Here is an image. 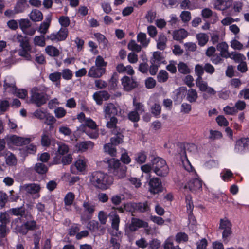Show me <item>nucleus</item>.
<instances>
[{
    "mask_svg": "<svg viewBox=\"0 0 249 249\" xmlns=\"http://www.w3.org/2000/svg\"><path fill=\"white\" fill-rule=\"evenodd\" d=\"M53 139L47 130H43L41 135V144L43 147H49L51 143L53 142Z\"/></svg>",
    "mask_w": 249,
    "mask_h": 249,
    "instance_id": "dca6fc26",
    "label": "nucleus"
},
{
    "mask_svg": "<svg viewBox=\"0 0 249 249\" xmlns=\"http://www.w3.org/2000/svg\"><path fill=\"white\" fill-rule=\"evenodd\" d=\"M126 169L127 167L125 165H122L116 170L112 171V173L118 178H123L125 176Z\"/></svg>",
    "mask_w": 249,
    "mask_h": 249,
    "instance_id": "7c9ffc66",
    "label": "nucleus"
},
{
    "mask_svg": "<svg viewBox=\"0 0 249 249\" xmlns=\"http://www.w3.org/2000/svg\"><path fill=\"white\" fill-rule=\"evenodd\" d=\"M131 207L134 211L141 213L148 212L150 210V204L147 201L132 203L131 204Z\"/></svg>",
    "mask_w": 249,
    "mask_h": 249,
    "instance_id": "9b49d317",
    "label": "nucleus"
},
{
    "mask_svg": "<svg viewBox=\"0 0 249 249\" xmlns=\"http://www.w3.org/2000/svg\"><path fill=\"white\" fill-rule=\"evenodd\" d=\"M149 191L153 194H159L162 192L163 187L161 180L158 178H153L149 181Z\"/></svg>",
    "mask_w": 249,
    "mask_h": 249,
    "instance_id": "0eeeda50",
    "label": "nucleus"
},
{
    "mask_svg": "<svg viewBox=\"0 0 249 249\" xmlns=\"http://www.w3.org/2000/svg\"><path fill=\"white\" fill-rule=\"evenodd\" d=\"M104 111L106 118L116 117V116H119L121 113V109L119 107L111 103H107L105 106Z\"/></svg>",
    "mask_w": 249,
    "mask_h": 249,
    "instance_id": "6e6552de",
    "label": "nucleus"
},
{
    "mask_svg": "<svg viewBox=\"0 0 249 249\" xmlns=\"http://www.w3.org/2000/svg\"><path fill=\"white\" fill-rule=\"evenodd\" d=\"M229 57L234 60L236 63H241L246 60L245 56L240 53H236L232 52L230 53Z\"/></svg>",
    "mask_w": 249,
    "mask_h": 249,
    "instance_id": "72a5a7b5",
    "label": "nucleus"
},
{
    "mask_svg": "<svg viewBox=\"0 0 249 249\" xmlns=\"http://www.w3.org/2000/svg\"><path fill=\"white\" fill-rule=\"evenodd\" d=\"M109 216L111 217V227L114 230H119V226L120 221L119 216L115 213H111Z\"/></svg>",
    "mask_w": 249,
    "mask_h": 249,
    "instance_id": "cd10ccee",
    "label": "nucleus"
},
{
    "mask_svg": "<svg viewBox=\"0 0 249 249\" xmlns=\"http://www.w3.org/2000/svg\"><path fill=\"white\" fill-rule=\"evenodd\" d=\"M147 152L144 150H141L135 154V160L139 164L144 163L147 159Z\"/></svg>",
    "mask_w": 249,
    "mask_h": 249,
    "instance_id": "bb28decb",
    "label": "nucleus"
},
{
    "mask_svg": "<svg viewBox=\"0 0 249 249\" xmlns=\"http://www.w3.org/2000/svg\"><path fill=\"white\" fill-rule=\"evenodd\" d=\"M48 99L46 94L44 92H38L32 90V95L31 97V101L32 103L36 104V106L39 107L45 104Z\"/></svg>",
    "mask_w": 249,
    "mask_h": 249,
    "instance_id": "39448f33",
    "label": "nucleus"
},
{
    "mask_svg": "<svg viewBox=\"0 0 249 249\" xmlns=\"http://www.w3.org/2000/svg\"><path fill=\"white\" fill-rule=\"evenodd\" d=\"M187 92V88L185 87H180L177 89L175 92L177 99H182L186 95Z\"/></svg>",
    "mask_w": 249,
    "mask_h": 249,
    "instance_id": "79ce46f5",
    "label": "nucleus"
},
{
    "mask_svg": "<svg viewBox=\"0 0 249 249\" xmlns=\"http://www.w3.org/2000/svg\"><path fill=\"white\" fill-rule=\"evenodd\" d=\"M122 85L125 91H130L138 86V83L135 79L128 76H123L121 79Z\"/></svg>",
    "mask_w": 249,
    "mask_h": 249,
    "instance_id": "423d86ee",
    "label": "nucleus"
},
{
    "mask_svg": "<svg viewBox=\"0 0 249 249\" xmlns=\"http://www.w3.org/2000/svg\"><path fill=\"white\" fill-rule=\"evenodd\" d=\"M56 143L58 145L57 151L56 153V154L64 155L68 152L69 148L66 144L62 143L58 141L56 142Z\"/></svg>",
    "mask_w": 249,
    "mask_h": 249,
    "instance_id": "2f4dec72",
    "label": "nucleus"
},
{
    "mask_svg": "<svg viewBox=\"0 0 249 249\" xmlns=\"http://www.w3.org/2000/svg\"><path fill=\"white\" fill-rule=\"evenodd\" d=\"M29 7L27 0L19 1L17 2L14 10L16 13H22Z\"/></svg>",
    "mask_w": 249,
    "mask_h": 249,
    "instance_id": "393cba45",
    "label": "nucleus"
},
{
    "mask_svg": "<svg viewBox=\"0 0 249 249\" xmlns=\"http://www.w3.org/2000/svg\"><path fill=\"white\" fill-rule=\"evenodd\" d=\"M231 224L227 219H221L220 220V224L219 229L226 230L231 228Z\"/></svg>",
    "mask_w": 249,
    "mask_h": 249,
    "instance_id": "5fc2aeb1",
    "label": "nucleus"
},
{
    "mask_svg": "<svg viewBox=\"0 0 249 249\" xmlns=\"http://www.w3.org/2000/svg\"><path fill=\"white\" fill-rule=\"evenodd\" d=\"M195 73L197 76V78L196 80V84L198 87L200 91H202V66L197 64L195 67Z\"/></svg>",
    "mask_w": 249,
    "mask_h": 249,
    "instance_id": "6ab92c4d",
    "label": "nucleus"
},
{
    "mask_svg": "<svg viewBox=\"0 0 249 249\" xmlns=\"http://www.w3.org/2000/svg\"><path fill=\"white\" fill-rule=\"evenodd\" d=\"M112 133L115 135L110 139L111 143L112 144L116 146L123 142L124 136L122 132H119L118 130L113 129Z\"/></svg>",
    "mask_w": 249,
    "mask_h": 249,
    "instance_id": "a211bd4d",
    "label": "nucleus"
},
{
    "mask_svg": "<svg viewBox=\"0 0 249 249\" xmlns=\"http://www.w3.org/2000/svg\"><path fill=\"white\" fill-rule=\"evenodd\" d=\"M178 71L183 74H187L190 73V70L186 64L184 62H179L178 65Z\"/></svg>",
    "mask_w": 249,
    "mask_h": 249,
    "instance_id": "a18cd8bd",
    "label": "nucleus"
},
{
    "mask_svg": "<svg viewBox=\"0 0 249 249\" xmlns=\"http://www.w3.org/2000/svg\"><path fill=\"white\" fill-rule=\"evenodd\" d=\"M16 39L19 43L20 48L18 50V55L27 61H32V57L30 54L32 48L30 44L28 37L18 34Z\"/></svg>",
    "mask_w": 249,
    "mask_h": 249,
    "instance_id": "f03ea898",
    "label": "nucleus"
},
{
    "mask_svg": "<svg viewBox=\"0 0 249 249\" xmlns=\"http://www.w3.org/2000/svg\"><path fill=\"white\" fill-rule=\"evenodd\" d=\"M189 185L190 190L196 191L202 187V183L199 179L194 178L190 182Z\"/></svg>",
    "mask_w": 249,
    "mask_h": 249,
    "instance_id": "473e14b6",
    "label": "nucleus"
},
{
    "mask_svg": "<svg viewBox=\"0 0 249 249\" xmlns=\"http://www.w3.org/2000/svg\"><path fill=\"white\" fill-rule=\"evenodd\" d=\"M228 45L225 42L219 43L217 45V50L220 51V55L221 57L227 58L230 56V53L228 52Z\"/></svg>",
    "mask_w": 249,
    "mask_h": 249,
    "instance_id": "aec40b11",
    "label": "nucleus"
},
{
    "mask_svg": "<svg viewBox=\"0 0 249 249\" xmlns=\"http://www.w3.org/2000/svg\"><path fill=\"white\" fill-rule=\"evenodd\" d=\"M82 206L84 210L81 213V220L87 222L92 218L95 211V206L89 201H85L83 203Z\"/></svg>",
    "mask_w": 249,
    "mask_h": 249,
    "instance_id": "20e7f679",
    "label": "nucleus"
},
{
    "mask_svg": "<svg viewBox=\"0 0 249 249\" xmlns=\"http://www.w3.org/2000/svg\"><path fill=\"white\" fill-rule=\"evenodd\" d=\"M137 41L143 47H146L149 43V40L147 39L145 33L140 32L137 35Z\"/></svg>",
    "mask_w": 249,
    "mask_h": 249,
    "instance_id": "58836bf2",
    "label": "nucleus"
},
{
    "mask_svg": "<svg viewBox=\"0 0 249 249\" xmlns=\"http://www.w3.org/2000/svg\"><path fill=\"white\" fill-rule=\"evenodd\" d=\"M148 249H158L160 246V242L157 239H152L148 243Z\"/></svg>",
    "mask_w": 249,
    "mask_h": 249,
    "instance_id": "774afa93",
    "label": "nucleus"
},
{
    "mask_svg": "<svg viewBox=\"0 0 249 249\" xmlns=\"http://www.w3.org/2000/svg\"><path fill=\"white\" fill-rule=\"evenodd\" d=\"M169 78L168 72L163 70H160L158 75L157 80L160 83H164L166 82Z\"/></svg>",
    "mask_w": 249,
    "mask_h": 249,
    "instance_id": "a19ab883",
    "label": "nucleus"
},
{
    "mask_svg": "<svg viewBox=\"0 0 249 249\" xmlns=\"http://www.w3.org/2000/svg\"><path fill=\"white\" fill-rule=\"evenodd\" d=\"M80 130L86 133L91 139H97L99 136L98 129H86V126H80Z\"/></svg>",
    "mask_w": 249,
    "mask_h": 249,
    "instance_id": "a878e982",
    "label": "nucleus"
},
{
    "mask_svg": "<svg viewBox=\"0 0 249 249\" xmlns=\"http://www.w3.org/2000/svg\"><path fill=\"white\" fill-rule=\"evenodd\" d=\"M12 93L20 99H25L28 95V92L26 89H18V88L17 90L15 92H13Z\"/></svg>",
    "mask_w": 249,
    "mask_h": 249,
    "instance_id": "e2e57ef3",
    "label": "nucleus"
},
{
    "mask_svg": "<svg viewBox=\"0 0 249 249\" xmlns=\"http://www.w3.org/2000/svg\"><path fill=\"white\" fill-rule=\"evenodd\" d=\"M9 213L14 216H20L25 219H31L32 218V214L28 212H26L25 208L23 206L11 208L9 210Z\"/></svg>",
    "mask_w": 249,
    "mask_h": 249,
    "instance_id": "1a4fd4ad",
    "label": "nucleus"
},
{
    "mask_svg": "<svg viewBox=\"0 0 249 249\" xmlns=\"http://www.w3.org/2000/svg\"><path fill=\"white\" fill-rule=\"evenodd\" d=\"M19 25L20 28L23 32H26V30L31 26L30 20L27 19H21L19 21Z\"/></svg>",
    "mask_w": 249,
    "mask_h": 249,
    "instance_id": "de8ad7c7",
    "label": "nucleus"
},
{
    "mask_svg": "<svg viewBox=\"0 0 249 249\" xmlns=\"http://www.w3.org/2000/svg\"><path fill=\"white\" fill-rule=\"evenodd\" d=\"M153 172L158 176L165 177L169 173V168L166 161L162 158L156 157L151 160Z\"/></svg>",
    "mask_w": 249,
    "mask_h": 249,
    "instance_id": "7ed1b4c3",
    "label": "nucleus"
},
{
    "mask_svg": "<svg viewBox=\"0 0 249 249\" xmlns=\"http://www.w3.org/2000/svg\"><path fill=\"white\" fill-rule=\"evenodd\" d=\"M40 186L36 184H28L26 186L27 191L31 194H35L40 190Z\"/></svg>",
    "mask_w": 249,
    "mask_h": 249,
    "instance_id": "680f3d73",
    "label": "nucleus"
},
{
    "mask_svg": "<svg viewBox=\"0 0 249 249\" xmlns=\"http://www.w3.org/2000/svg\"><path fill=\"white\" fill-rule=\"evenodd\" d=\"M59 23L63 28H66L70 25V20L68 17L62 16L59 18Z\"/></svg>",
    "mask_w": 249,
    "mask_h": 249,
    "instance_id": "13d9d810",
    "label": "nucleus"
},
{
    "mask_svg": "<svg viewBox=\"0 0 249 249\" xmlns=\"http://www.w3.org/2000/svg\"><path fill=\"white\" fill-rule=\"evenodd\" d=\"M3 87L5 90L9 89L8 91L12 93L15 92L17 90L16 82L11 77H7L4 80Z\"/></svg>",
    "mask_w": 249,
    "mask_h": 249,
    "instance_id": "2eb2a0df",
    "label": "nucleus"
},
{
    "mask_svg": "<svg viewBox=\"0 0 249 249\" xmlns=\"http://www.w3.org/2000/svg\"><path fill=\"white\" fill-rule=\"evenodd\" d=\"M114 146L111 143L105 144L104 146L105 152L112 157L116 156L117 152Z\"/></svg>",
    "mask_w": 249,
    "mask_h": 249,
    "instance_id": "c9c22d12",
    "label": "nucleus"
},
{
    "mask_svg": "<svg viewBox=\"0 0 249 249\" xmlns=\"http://www.w3.org/2000/svg\"><path fill=\"white\" fill-rule=\"evenodd\" d=\"M34 170L39 175H45L48 171V167L43 163L37 162L35 165Z\"/></svg>",
    "mask_w": 249,
    "mask_h": 249,
    "instance_id": "4be33fe9",
    "label": "nucleus"
},
{
    "mask_svg": "<svg viewBox=\"0 0 249 249\" xmlns=\"http://www.w3.org/2000/svg\"><path fill=\"white\" fill-rule=\"evenodd\" d=\"M80 126H86V129H95L98 127L96 123L90 118H87L85 120V124Z\"/></svg>",
    "mask_w": 249,
    "mask_h": 249,
    "instance_id": "37998d69",
    "label": "nucleus"
},
{
    "mask_svg": "<svg viewBox=\"0 0 249 249\" xmlns=\"http://www.w3.org/2000/svg\"><path fill=\"white\" fill-rule=\"evenodd\" d=\"M197 97V94L195 89H191L188 90L187 95V99L190 102H195Z\"/></svg>",
    "mask_w": 249,
    "mask_h": 249,
    "instance_id": "8fccbe9b",
    "label": "nucleus"
},
{
    "mask_svg": "<svg viewBox=\"0 0 249 249\" xmlns=\"http://www.w3.org/2000/svg\"><path fill=\"white\" fill-rule=\"evenodd\" d=\"M179 154L180 155V157L185 169L189 172L193 171L194 169L189 161L186 155V147H181Z\"/></svg>",
    "mask_w": 249,
    "mask_h": 249,
    "instance_id": "f8f14e48",
    "label": "nucleus"
},
{
    "mask_svg": "<svg viewBox=\"0 0 249 249\" xmlns=\"http://www.w3.org/2000/svg\"><path fill=\"white\" fill-rule=\"evenodd\" d=\"M122 165L120 161L118 160H110L108 162V170L112 173V171L116 170Z\"/></svg>",
    "mask_w": 249,
    "mask_h": 249,
    "instance_id": "c03bdc74",
    "label": "nucleus"
},
{
    "mask_svg": "<svg viewBox=\"0 0 249 249\" xmlns=\"http://www.w3.org/2000/svg\"><path fill=\"white\" fill-rule=\"evenodd\" d=\"M26 222H24V225L26 227V229L29 231H33L39 228L36 224V222L32 218L31 219H25Z\"/></svg>",
    "mask_w": 249,
    "mask_h": 249,
    "instance_id": "c85d7f7f",
    "label": "nucleus"
},
{
    "mask_svg": "<svg viewBox=\"0 0 249 249\" xmlns=\"http://www.w3.org/2000/svg\"><path fill=\"white\" fill-rule=\"evenodd\" d=\"M110 119L109 121H107L106 126L108 128H113V129L118 130L116 124L118 123V119L116 117H108Z\"/></svg>",
    "mask_w": 249,
    "mask_h": 249,
    "instance_id": "3c124183",
    "label": "nucleus"
},
{
    "mask_svg": "<svg viewBox=\"0 0 249 249\" xmlns=\"http://www.w3.org/2000/svg\"><path fill=\"white\" fill-rule=\"evenodd\" d=\"M164 249H181L178 245L174 246L171 239L168 238L164 243Z\"/></svg>",
    "mask_w": 249,
    "mask_h": 249,
    "instance_id": "052dcab7",
    "label": "nucleus"
},
{
    "mask_svg": "<svg viewBox=\"0 0 249 249\" xmlns=\"http://www.w3.org/2000/svg\"><path fill=\"white\" fill-rule=\"evenodd\" d=\"M128 118L131 121L135 123L139 121L140 115L137 111L134 110L128 113Z\"/></svg>",
    "mask_w": 249,
    "mask_h": 249,
    "instance_id": "338daca9",
    "label": "nucleus"
},
{
    "mask_svg": "<svg viewBox=\"0 0 249 249\" xmlns=\"http://www.w3.org/2000/svg\"><path fill=\"white\" fill-rule=\"evenodd\" d=\"M75 166L78 171H83L86 169V163L84 160L80 159L75 162Z\"/></svg>",
    "mask_w": 249,
    "mask_h": 249,
    "instance_id": "bf43d9fd",
    "label": "nucleus"
},
{
    "mask_svg": "<svg viewBox=\"0 0 249 249\" xmlns=\"http://www.w3.org/2000/svg\"><path fill=\"white\" fill-rule=\"evenodd\" d=\"M9 140L12 143L16 146L29 144L31 141L30 138L19 137L14 135L11 136Z\"/></svg>",
    "mask_w": 249,
    "mask_h": 249,
    "instance_id": "ddd939ff",
    "label": "nucleus"
},
{
    "mask_svg": "<svg viewBox=\"0 0 249 249\" xmlns=\"http://www.w3.org/2000/svg\"><path fill=\"white\" fill-rule=\"evenodd\" d=\"M94 143L90 141L79 142L75 144V148L79 152H85L89 148H92Z\"/></svg>",
    "mask_w": 249,
    "mask_h": 249,
    "instance_id": "f3484780",
    "label": "nucleus"
},
{
    "mask_svg": "<svg viewBox=\"0 0 249 249\" xmlns=\"http://www.w3.org/2000/svg\"><path fill=\"white\" fill-rule=\"evenodd\" d=\"M58 37V41H62L66 40L68 36V30L67 28L61 27L59 31L56 33Z\"/></svg>",
    "mask_w": 249,
    "mask_h": 249,
    "instance_id": "f704fd0d",
    "label": "nucleus"
},
{
    "mask_svg": "<svg viewBox=\"0 0 249 249\" xmlns=\"http://www.w3.org/2000/svg\"><path fill=\"white\" fill-rule=\"evenodd\" d=\"M187 31L184 29L176 30L173 32V38L177 41H181L187 36Z\"/></svg>",
    "mask_w": 249,
    "mask_h": 249,
    "instance_id": "b1692460",
    "label": "nucleus"
},
{
    "mask_svg": "<svg viewBox=\"0 0 249 249\" xmlns=\"http://www.w3.org/2000/svg\"><path fill=\"white\" fill-rule=\"evenodd\" d=\"M51 20V16L48 17L45 20L41 23L38 30V32L43 35L46 34L50 27Z\"/></svg>",
    "mask_w": 249,
    "mask_h": 249,
    "instance_id": "5701e85b",
    "label": "nucleus"
},
{
    "mask_svg": "<svg viewBox=\"0 0 249 249\" xmlns=\"http://www.w3.org/2000/svg\"><path fill=\"white\" fill-rule=\"evenodd\" d=\"M95 63L97 67L104 69H106L107 65V62L105 61L103 57L100 55L97 56Z\"/></svg>",
    "mask_w": 249,
    "mask_h": 249,
    "instance_id": "603ef678",
    "label": "nucleus"
},
{
    "mask_svg": "<svg viewBox=\"0 0 249 249\" xmlns=\"http://www.w3.org/2000/svg\"><path fill=\"white\" fill-rule=\"evenodd\" d=\"M79 231V225L77 224H73L69 229V235L71 237L76 236Z\"/></svg>",
    "mask_w": 249,
    "mask_h": 249,
    "instance_id": "69168bd1",
    "label": "nucleus"
},
{
    "mask_svg": "<svg viewBox=\"0 0 249 249\" xmlns=\"http://www.w3.org/2000/svg\"><path fill=\"white\" fill-rule=\"evenodd\" d=\"M148 223L142 219L137 218H132L131 223L129 224L128 229L131 232L136 231L141 228H147Z\"/></svg>",
    "mask_w": 249,
    "mask_h": 249,
    "instance_id": "9d476101",
    "label": "nucleus"
},
{
    "mask_svg": "<svg viewBox=\"0 0 249 249\" xmlns=\"http://www.w3.org/2000/svg\"><path fill=\"white\" fill-rule=\"evenodd\" d=\"M151 113L155 117L160 116L161 113V107L160 104L155 103L151 107Z\"/></svg>",
    "mask_w": 249,
    "mask_h": 249,
    "instance_id": "4d7b16f0",
    "label": "nucleus"
},
{
    "mask_svg": "<svg viewBox=\"0 0 249 249\" xmlns=\"http://www.w3.org/2000/svg\"><path fill=\"white\" fill-rule=\"evenodd\" d=\"M106 72V69L98 67L96 66H92L88 71L89 77L98 78H100Z\"/></svg>",
    "mask_w": 249,
    "mask_h": 249,
    "instance_id": "4468645a",
    "label": "nucleus"
},
{
    "mask_svg": "<svg viewBox=\"0 0 249 249\" xmlns=\"http://www.w3.org/2000/svg\"><path fill=\"white\" fill-rule=\"evenodd\" d=\"M55 116L57 118L60 119L64 117L67 114L66 110L63 107H59L54 110Z\"/></svg>",
    "mask_w": 249,
    "mask_h": 249,
    "instance_id": "864d4df0",
    "label": "nucleus"
},
{
    "mask_svg": "<svg viewBox=\"0 0 249 249\" xmlns=\"http://www.w3.org/2000/svg\"><path fill=\"white\" fill-rule=\"evenodd\" d=\"M6 164L9 166L16 165L17 162V160L15 155L11 152H9V154L8 155L6 158Z\"/></svg>",
    "mask_w": 249,
    "mask_h": 249,
    "instance_id": "09e8293b",
    "label": "nucleus"
},
{
    "mask_svg": "<svg viewBox=\"0 0 249 249\" xmlns=\"http://www.w3.org/2000/svg\"><path fill=\"white\" fill-rule=\"evenodd\" d=\"M128 48L130 50L135 51L137 53L141 51L142 48L141 46L137 44L134 40H131L128 44Z\"/></svg>",
    "mask_w": 249,
    "mask_h": 249,
    "instance_id": "0e129e2a",
    "label": "nucleus"
},
{
    "mask_svg": "<svg viewBox=\"0 0 249 249\" xmlns=\"http://www.w3.org/2000/svg\"><path fill=\"white\" fill-rule=\"evenodd\" d=\"M133 106L134 107V110L137 111L138 113H142L144 111V106L143 104L140 102H137L135 98L133 99Z\"/></svg>",
    "mask_w": 249,
    "mask_h": 249,
    "instance_id": "6e6d98bb",
    "label": "nucleus"
},
{
    "mask_svg": "<svg viewBox=\"0 0 249 249\" xmlns=\"http://www.w3.org/2000/svg\"><path fill=\"white\" fill-rule=\"evenodd\" d=\"M75 199V195L73 193L69 192L65 196L64 202L66 206H71L72 204Z\"/></svg>",
    "mask_w": 249,
    "mask_h": 249,
    "instance_id": "ea45409f",
    "label": "nucleus"
},
{
    "mask_svg": "<svg viewBox=\"0 0 249 249\" xmlns=\"http://www.w3.org/2000/svg\"><path fill=\"white\" fill-rule=\"evenodd\" d=\"M47 53L53 57H57L59 56L60 52L59 50L55 47L53 46H48L45 49Z\"/></svg>",
    "mask_w": 249,
    "mask_h": 249,
    "instance_id": "e433bc0d",
    "label": "nucleus"
},
{
    "mask_svg": "<svg viewBox=\"0 0 249 249\" xmlns=\"http://www.w3.org/2000/svg\"><path fill=\"white\" fill-rule=\"evenodd\" d=\"M175 240L178 244L182 242H187L188 240V235L185 232H178L176 235Z\"/></svg>",
    "mask_w": 249,
    "mask_h": 249,
    "instance_id": "49530a36",
    "label": "nucleus"
},
{
    "mask_svg": "<svg viewBox=\"0 0 249 249\" xmlns=\"http://www.w3.org/2000/svg\"><path fill=\"white\" fill-rule=\"evenodd\" d=\"M34 43L36 46L44 47L46 45L44 35L36 36L34 39Z\"/></svg>",
    "mask_w": 249,
    "mask_h": 249,
    "instance_id": "4c0bfd02",
    "label": "nucleus"
},
{
    "mask_svg": "<svg viewBox=\"0 0 249 249\" xmlns=\"http://www.w3.org/2000/svg\"><path fill=\"white\" fill-rule=\"evenodd\" d=\"M89 177L91 184L97 190H106L113 182L112 176L100 171L93 172Z\"/></svg>",
    "mask_w": 249,
    "mask_h": 249,
    "instance_id": "f257e3e1",
    "label": "nucleus"
},
{
    "mask_svg": "<svg viewBox=\"0 0 249 249\" xmlns=\"http://www.w3.org/2000/svg\"><path fill=\"white\" fill-rule=\"evenodd\" d=\"M30 18L35 22L40 21L43 19V15L40 11L34 9L30 14Z\"/></svg>",
    "mask_w": 249,
    "mask_h": 249,
    "instance_id": "c756f323",
    "label": "nucleus"
},
{
    "mask_svg": "<svg viewBox=\"0 0 249 249\" xmlns=\"http://www.w3.org/2000/svg\"><path fill=\"white\" fill-rule=\"evenodd\" d=\"M167 38L163 33L160 34L157 41V48L160 50H164L166 47Z\"/></svg>",
    "mask_w": 249,
    "mask_h": 249,
    "instance_id": "412c9836",
    "label": "nucleus"
}]
</instances>
